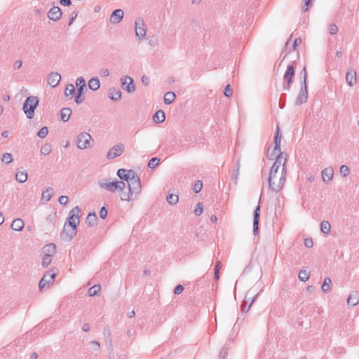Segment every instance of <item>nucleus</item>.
Wrapping results in <instances>:
<instances>
[{
  "mask_svg": "<svg viewBox=\"0 0 359 359\" xmlns=\"http://www.w3.org/2000/svg\"><path fill=\"white\" fill-rule=\"evenodd\" d=\"M52 151V147L49 144H44L41 149V154L43 155H48Z\"/></svg>",
  "mask_w": 359,
  "mask_h": 359,
  "instance_id": "7c9ffc66",
  "label": "nucleus"
},
{
  "mask_svg": "<svg viewBox=\"0 0 359 359\" xmlns=\"http://www.w3.org/2000/svg\"><path fill=\"white\" fill-rule=\"evenodd\" d=\"M349 169L346 165H341L340 168V172L342 175L346 176L348 174Z\"/></svg>",
  "mask_w": 359,
  "mask_h": 359,
  "instance_id": "37998d69",
  "label": "nucleus"
},
{
  "mask_svg": "<svg viewBox=\"0 0 359 359\" xmlns=\"http://www.w3.org/2000/svg\"><path fill=\"white\" fill-rule=\"evenodd\" d=\"M210 220L212 222H215L217 221V217L215 215H212L211 217H210Z\"/></svg>",
  "mask_w": 359,
  "mask_h": 359,
  "instance_id": "0e129e2a",
  "label": "nucleus"
},
{
  "mask_svg": "<svg viewBox=\"0 0 359 359\" xmlns=\"http://www.w3.org/2000/svg\"><path fill=\"white\" fill-rule=\"evenodd\" d=\"M117 175L120 179L127 182L128 190L125 191L126 183L123 181L107 182L102 184L105 189L111 191H119L122 201H130L133 196L138 195L141 191V184L138 176L132 170L119 169Z\"/></svg>",
  "mask_w": 359,
  "mask_h": 359,
  "instance_id": "f257e3e1",
  "label": "nucleus"
},
{
  "mask_svg": "<svg viewBox=\"0 0 359 359\" xmlns=\"http://www.w3.org/2000/svg\"><path fill=\"white\" fill-rule=\"evenodd\" d=\"M42 265L47 267L52 262V258L56 253V246L53 243L45 245L42 249Z\"/></svg>",
  "mask_w": 359,
  "mask_h": 359,
  "instance_id": "20e7f679",
  "label": "nucleus"
},
{
  "mask_svg": "<svg viewBox=\"0 0 359 359\" xmlns=\"http://www.w3.org/2000/svg\"><path fill=\"white\" fill-rule=\"evenodd\" d=\"M100 83L98 79L93 78L88 82L89 88L93 90H96L100 88Z\"/></svg>",
  "mask_w": 359,
  "mask_h": 359,
  "instance_id": "393cba45",
  "label": "nucleus"
},
{
  "mask_svg": "<svg viewBox=\"0 0 359 359\" xmlns=\"http://www.w3.org/2000/svg\"><path fill=\"white\" fill-rule=\"evenodd\" d=\"M81 94H82V91H79V90H78V93H77V95H76V98H75V101H76V103H78V104H79V103H80V102H81V101L80 100V97H81Z\"/></svg>",
  "mask_w": 359,
  "mask_h": 359,
  "instance_id": "603ef678",
  "label": "nucleus"
},
{
  "mask_svg": "<svg viewBox=\"0 0 359 359\" xmlns=\"http://www.w3.org/2000/svg\"><path fill=\"white\" fill-rule=\"evenodd\" d=\"M39 100L36 97H29L23 106V109L29 118H32L34 116V109L38 105Z\"/></svg>",
  "mask_w": 359,
  "mask_h": 359,
  "instance_id": "39448f33",
  "label": "nucleus"
},
{
  "mask_svg": "<svg viewBox=\"0 0 359 359\" xmlns=\"http://www.w3.org/2000/svg\"><path fill=\"white\" fill-rule=\"evenodd\" d=\"M135 32L138 37H144L146 35V27L143 20L138 19L135 21Z\"/></svg>",
  "mask_w": 359,
  "mask_h": 359,
  "instance_id": "f8f14e48",
  "label": "nucleus"
},
{
  "mask_svg": "<svg viewBox=\"0 0 359 359\" xmlns=\"http://www.w3.org/2000/svg\"><path fill=\"white\" fill-rule=\"evenodd\" d=\"M321 231L324 233H329L330 231V224L328 222H323L320 224Z\"/></svg>",
  "mask_w": 359,
  "mask_h": 359,
  "instance_id": "c756f323",
  "label": "nucleus"
},
{
  "mask_svg": "<svg viewBox=\"0 0 359 359\" xmlns=\"http://www.w3.org/2000/svg\"><path fill=\"white\" fill-rule=\"evenodd\" d=\"M62 12L58 6H54L48 12V18L53 20H57L60 18Z\"/></svg>",
  "mask_w": 359,
  "mask_h": 359,
  "instance_id": "ddd939ff",
  "label": "nucleus"
},
{
  "mask_svg": "<svg viewBox=\"0 0 359 359\" xmlns=\"http://www.w3.org/2000/svg\"><path fill=\"white\" fill-rule=\"evenodd\" d=\"M15 179L19 182H25L27 180V174L25 170H18L15 175Z\"/></svg>",
  "mask_w": 359,
  "mask_h": 359,
  "instance_id": "4be33fe9",
  "label": "nucleus"
},
{
  "mask_svg": "<svg viewBox=\"0 0 359 359\" xmlns=\"http://www.w3.org/2000/svg\"><path fill=\"white\" fill-rule=\"evenodd\" d=\"M53 193V190L52 188H48L46 189L43 193H42V199L48 201Z\"/></svg>",
  "mask_w": 359,
  "mask_h": 359,
  "instance_id": "a878e982",
  "label": "nucleus"
},
{
  "mask_svg": "<svg viewBox=\"0 0 359 359\" xmlns=\"http://www.w3.org/2000/svg\"><path fill=\"white\" fill-rule=\"evenodd\" d=\"M306 68H304V71H303V83H304V86H306Z\"/></svg>",
  "mask_w": 359,
  "mask_h": 359,
  "instance_id": "13d9d810",
  "label": "nucleus"
},
{
  "mask_svg": "<svg viewBox=\"0 0 359 359\" xmlns=\"http://www.w3.org/2000/svg\"><path fill=\"white\" fill-rule=\"evenodd\" d=\"M31 358L32 359H36L37 358V354L35 353L32 354Z\"/></svg>",
  "mask_w": 359,
  "mask_h": 359,
  "instance_id": "774afa93",
  "label": "nucleus"
},
{
  "mask_svg": "<svg viewBox=\"0 0 359 359\" xmlns=\"http://www.w3.org/2000/svg\"><path fill=\"white\" fill-rule=\"evenodd\" d=\"M60 4L63 6H69L71 4L70 0H60Z\"/></svg>",
  "mask_w": 359,
  "mask_h": 359,
  "instance_id": "5fc2aeb1",
  "label": "nucleus"
},
{
  "mask_svg": "<svg viewBox=\"0 0 359 359\" xmlns=\"http://www.w3.org/2000/svg\"><path fill=\"white\" fill-rule=\"evenodd\" d=\"M184 290V287L182 286V285H177L175 288V294H180Z\"/></svg>",
  "mask_w": 359,
  "mask_h": 359,
  "instance_id": "8fccbe9b",
  "label": "nucleus"
},
{
  "mask_svg": "<svg viewBox=\"0 0 359 359\" xmlns=\"http://www.w3.org/2000/svg\"><path fill=\"white\" fill-rule=\"evenodd\" d=\"M61 76L57 73H51L48 78V83L52 87H55L60 81Z\"/></svg>",
  "mask_w": 359,
  "mask_h": 359,
  "instance_id": "4468645a",
  "label": "nucleus"
},
{
  "mask_svg": "<svg viewBox=\"0 0 359 359\" xmlns=\"http://www.w3.org/2000/svg\"><path fill=\"white\" fill-rule=\"evenodd\" d=\"M167 201L171 205L176 204L178 201V196L176 194H170L167 197Z\"/></svg>",
  "mask_w": 359,
  "mask_h": 359,
  "instance_id": "72a5a7b5",
  "label": "nucleus"
},
{
  "mask_svg": "<svg viewBox=\"0 0 359 359\" xmlns=\"http://www.w3.org/2000/svg\"><path fill=\"white\" fill-rule=\"evenodd\" d=\"M90 329V327H89V325L88 324H84L83 325V330L85 331V332H87Z\"/></svg>",
  "mask_w": 359,
  "mask_h": 359,
  "instance_id": "680f3d73",
  "label": "nucleus"
},
{
  "mask_svg": "<svg viewBox=\"0 0 359 359\" xmlns=\"http://www.w3.org/2000/svg\"><path fill=\"white\" fill-rule=\"evenodd\" d=\"M323 179L325 182H329L332 179L333 170L331 168H325L322 172Z\"/></svg>",
  "mask_w": 359,
  "mask_h": 359,
  "instance_id": "6ab92c4d",
  "label": "nucleus"
},
{
  "mask_svg": "<svg viewBox=\"0 0 359 359\" xmlns=\"http://www.w3.org/2000/svg\"><path fill=\"white\" fill-rule=\"evenodd\" d=\"M346 80L350 86H352L356 82V73L354 71L347 72Z\"/></svg>",
  "mask_w": 359,
  "mask_h": 359,
  "instance_id": "f3484780",
  "label": "nucleus"
},
{
  "mask_svg": "<svg viewBox=\"0 0 359 359\" xmlns=\"http://www.w3.org/2000/svg\"><path fill=\"white\" fill-rule=\"evenodd\" d=\"M23 227L24 222L21 219H15L11 224V228L15 231H21Z\"/></svg>",
  "mask_w": 359,
  "mask_h": 359,
  "instance_id": "aec40b11",
  "label": "nucleus"
},
{
  "mask_svg": "<svg viewBox=\"0 0 359 359\" xmlns=\"http://www.w3.org/2000/svg\"><path fill=\"white\" fill-rule=\"evenodd\" d=\"M258 225H259V221H253V231L255 233L257 232L258 229Z\"/></svg>",
  "mask_w": 359,
  "mask_h": 359,
  "instance_id": "3c124183",
  "label": "nucleus"
},
{
  "mask_svg": "<svg viewBox=\"0 0 359 359\" xmlns=\"http://www.w3.org/2000/svg\"><path fill=\"white\" fill-rule=\"evenodd\" d=\"M91 136L87 133H82L78 136L77 145L80 149H86L90 147Z\"/></svg>",
  "mask_w": 359,
  "mask_h": 359,
  "instance_id": "6e6552de",
  "label": "nucleus"
},
{
  "mask_svg": "<svg viewBox=\"0 0 359 359\" xmlns=\"http://www.w3.org/2000/svg\"><path fill=\"white\" fill-rule=\"evenodd\" d=\"M302 43L301 39H296L294 42V46L296 47Z\"/></svg>",
  "mask_w": 359,
  "mask_h": 359,
  "instance_id": "052dcab7",
  "label": "nucleus"
},
{
  "mask_svg": "<svg viewBox=\"0 0 359 359\" xmlns=\"http://www.w3.org/2000/svg\"><path fill=\"white\" fill-rule=\"evenodd\" d=\"M100 290L101 286L100 285H95L88 290V294L90 296L93 297L96 295Z\"/></svg>",
  "mask_w": 359,
  "mask_h": 359,
  "instance_id": "cd10ccee",
  "label": "nucleus"
},
{
  "mask_svg": "<svg viewBox=\"0 0 359 359\" xmlns=\"http://www.w3.org/2000/svg\"><path fill=\"white\" fill-rule=\"evenodd\" d=\"M109 97L113 100H117L121 98V92L118 88H110L109 91Z\"/></svg>",
  "mask_w": 359,
  "mask_h": 359,
  "instance_id": "dca6fc26",
  "label": "nucleus"
},
{
  "mask_svg": "<svg viewBox=\"0 0 359 359\" xmlns=\"http://www.w3.org/2000/svg\"><path fill=\"white\" fill-rule=\"evenodd\" d=\"M100 216L102 219H105L107 216V210L102 207L100 211Z\"/></svg>",
  "mask_w": 359,
  "mask_h": 359,
  "instance_id": "a18cd8bd",
  "label": "nucleus"
},
{
  "mask_svg": "<svg viewBox=\"0 0 359 359\" xmlns=\"http://www.w3.org/2000/svg\"><path fill=\"white\" fill-rule=\"evenodd\" d=\"M286 156L279 154L271 169L269 184L270 189L275 192L280 191L284 187L286 178Z\"/></svg>",
  "mask_w": 359,
  "mask_h": 359,
  "instance_id": "f03ea898",
  "label": "nucleus"
},
{
  "mask_svg": "<svg viewBox=\"0 0 359 359\" xmlns=\"http://www.w3.org/2000/svg\"><path fill=\"white\" fill-rule=\"evenodd\" d=\"M359 302V294L358 292H354L349 295L347 299V303L349 305L355 306L358 304Z\"/></svg>",
  "mask_w": 359,
  "mask_h": 359,
  "instance_id": "a211bd4d",
  "label": "nucleus"
},
{
  "mask_svg": "<svg viewBox=\"0 0 359 359\" xmlns=\"http://www.w3.org/2000/svg\"><path fill=\"white\" fill-rule=\"evenodd\" d=\"M123 17V11L121 9H116L111 15L110 20L113 23H118Z\"/></svg>",
  "mask_w": 359,
  "mask_h": 359,
  "instance_id": "2eb2a0df",
  "label": "nucleus"
},
{
  "mask_svg": "<svg viewBox=\"0 0 359 359\" xmlns=\"http://www.w3.org/2000/svg\"><path fill=\"white\" fill-rule=\"evenodd\" d=\"M74 91H75V88H74V85L69 84L66 87L65 91V95L67 97L72 96V95L74 94Z\"/></svg>",
  "mask_w": 359,
  "mask_h": 359,
  "instance_id": "2f4dec72",
  "label": "nucleus"
},
{
  "mask_svg": "<svg viewBox=\"0 0 359 359\" xmlns=\"http://www.w3.org/2000/svg\"><path fill=\"white\" fill-rule=\"evenodd\" d=\"M158 163L159 159L157 158H153L149 161L148 165L150 168H154L158 165Z\"/></svg>",
  "mask_w": 359,
  "mask_h": 359,
  "instance_id": "4c0bfd02",
  "label": "nucleus"
},
{
  "mask_svg": "<svg viewBox=\"0 0 359 359\" xmlns=\"http://www.w3.org/2000/svg\"><path fill=\"white\" fill-rule=\"evenodd\" d=\"M282 136L280 134V128L279 126H277L276 129V134L274 138V143L275 146L272 151V152L270 154V157H275L276 158L278 156L279 154L285 155V154L280 152V143H281ZM287 156V155L285 154Z\"/></svg>",
  "mask_w": 359,
  "mask_h": 359,
  "instance_id": "0eeeda50",
  "label": "nucleus"
},
{
  "mask_svg": "<svg viewBox=\"0 0 359 359\" xmlns=\"http://www.w3.org/2000/svg\"><path fill=\"white\" fill-rule=\"evenodd\" d=\"M307 98H308L307 92L305 90V91L302 92L299 95V97L297 98V102L299 104H302V103L305 102L307 100Z\"/></svg>",
  "mask_w": 359,
  "mask_h": 359,
  "instance_id": "f704fd0d",
  "label": "nucleus"
},
{
  "mask_svg": "<svg viewBox=\"0 0 359 359\" xmlns=\"http://www.w3.org/2000/svg\"><path fill=\"white\" fill-rule=\"evenodd\" d=\"M68 201H69V198L67 196H61L60 198H59V202L60 204L62 205H65L68 203Z\"/></svg>",
  "mask_w": 359,
  "mask_h": 359,
  "instance_id": "49530a36",
  "label": "nucleus"
},
{
  "mask_svg": "<svg viewBox=\"0 0 359 359\" xmlns=\"http://www.w3.org/2000/svg\"><path fill=\"white\" fill-rule=\"evenodd\" d=\"M259 206H257L255 211V215H254V221H259Z\"/></svg>",
  "mask_w": 359,
  "mask_h": 359,
  "instance_id": "de8ad7c7",
  "label": "nucleus"
},
{
  "mask_svg": "<svg viewBox=\"0 0 359 359\" xmlns=\"http://www.w3.org/2000/svg\"><path fill=\"white\" fill-rule=\"evenodd\" d=\"M175 97L176 95L173 92H168L164 95V102L170 104L175 100Z\"/></svg>",
  "mask_w": 359,
  "mask_h": 359,
  "instance_id": "b1692460",
  "label": "nucleus"
},
{
  "mask_svg": "<svg viewBox=\"0 0 359 359\" xmlns=\"http://www.w3.org/2000/svg\"><path fill=\"white\" fill-rule=\"evenodd\" d=\"M96 221H97V216H96L95 213H89L87 217V220H86L87 223L90 226H93L96 223Z\"/></svg>",
  "mask_w": 359,
  "mask_h": 359,
  "instance_id": "c85d7f7f",
  "label": "nucleus"
},
{
  "mask_svg": "<svg viewBox=\"0 0 359 359\" xmlns=\"http://www.w3.org/2000/svg\"><path fill=\"white\" fill-rule=\"evenodd\" d=\"M294 76V68L292 65H289L284 74L283 80L286 83L284 86L285 89H289L292 81V79Z\"/></svg>",
  "mask_w": 359,
  "mask_h": 359,
  "instance_id": "1a4fd4ad",
  "label": "nucleus"
},
{
  "mask_svg": "<svg viewBox=\"0 0 359 359\" xmlns=\"http://www.w3.org/2000/svg\"><path fill=\"white\" fill-rule=\"evenodd\" d=\"M232 94H233L232 89L231 88L230 85H227L224 90V95L226 97H230L232 96Z\"/></svg>",
  "mask_w": 359,
  "mask_h": 359,
  "instance_id": "c03bdc74",
  "label": "nucleus"
},
{
  "mask_svg": "<svg viewBox=\"0 0 359 359\" xmlns=\"http://www.w3.org/2000/svg\"><path fill=\"white\" fill-rule=\"evenodd\" d=\"M122 88L128 93H133L135 90L133 80L130 76H124L121 79Z\"/></svg>",
  "mask_w": 359,
  "mask_h": 359,
  "instance_id": "9b49d317",
  "label": "nucleus"
},
{
  "mask_svg": "<svg viewBox=\"0 0 359 359\" xmlns=\"http://www.w3.org/2000/svg\"><path fill=\"white\" fill-rule=\"evenodd\" d=\"M219 262H218L217 263L216 267H215V276L216 278H218V273H219Z\"/></svg>",
  "mask_w": 359,
  "mask_h": 359,
  "instance_id": "4d7b16f0",
  "label": "nucleus"
},
{
  "mask_svg": "<svg viewBox=\"0 0 359 359\" xmlns=\"http://www.w3.org/2000/svg\"><path fill=\"white\" fill-rule=\"evenodd\" d=\"M80 209L79 207L73 208L67 219V222L64 226V233L66 237L72 239L76 233V226L80 222Z\"/></svg>",
  "mask_w": 359,
  "mask_h": 359,
  "instance_id": "7ed1b4c3",
  "label": "nucleus"
},
{
  "mask_svg": "<svg viewBox=\"0 0 359 359\" xmlns=\"http://www.w3.org/2000/svg\"><path fill=\"white\" fill-rule=\"evenodd\" d=\"M4 221V217L1 213H0V224H1Z\"/></svg>",
  "mask_w": 359,
  "mask_h": 359,
  "instance_id": "69168bd1",
  "label": "nucleus"
},
{
  "mask_svg": "<svg viewBox=\"0 0 359 359\" xmlns=\"http://www.w3.org/2000/svg\"><path fill=\"white\" fill-rule=\"evenodd\" d=\"M57 272V269H53L49 272L46 273L39 282V289L41 290L46 286L48 287L52 285L55 281Z\"/></svg>",
  "mask_w": 359,
  "mask_h": 359,
  "instance_id": "423d86ee",
  "label": "nucleus"
},
{
  "mask_svg": "<svg viewBox=\"0 0 359 359\" xmlns=\"http://www.w3.org/2000/svg\"><path fill=\"white\" fill-rule=\"evenodd\" d=\"M76 86L79 87V91H82L83 87L86 86L85 80L83 78H79L76 81Z\"/></svg>",
  "mask_w": 359,
  "mask_h": 359,
  "instance_id": "e433bc0d",
  "label": "nucleus"
},
{
  "mask_svg": "<svg viewBox=\"0 0 359 359\" xmlns=\"http://www.w3.org/2000/svg\"><path fill=\"white\" fill-rule=\"evenodd\" d=\"M22 66V62L20 60H18L14 63V67L16 68H20Z\"/></svg>",
  "mask_w": 359,
  "mask_h": 359,
  "instance_id": "bf43d9fd",
  "label": "nucleus"
},
{
  "mask_svg": "<svg viewBox=\"0 0 359 359\" xmlns=\"http://www.w3.org/2000/svg\"><path fill=\"white\" fill-rule=\"evenodd\" d=\"M48 128L47 127H43L39 132H38V134L37 135L41 137V138H43L45 137L47 135H48Z\"/></svg>",
  "mask_w": 359,
  "mask_h": 359,
  "instance_id": "ea45409f",
  "label": "nucleus"
},
{
  "mask_svg": "<svg viewBox=\"0 0 359 359\" xmlns=\"http://www.w3.org/2000/svg\"><path fill=\"white\" fill-rule=\"evenodd\" d=\"M72 111L69 108H64L61 110L60 118L63 121H67L71 116Z\"/></svg>",
  "mask_w": 359,
  "mask_h": 359,
  "instance_id": "5701e85b",
  "label": "nucleus"
},
{
  "mask_svg": "<svg viewBox=\"0 0 359 359\" xmlns=\"http://www.w3.org/2000/svg\"><path fill=\"white\" fill-rule=\"evenodd\" d=\"M202 187H203V184H202V182L200 181V180H198L194 185V187H193V190L196 192V193H198L199 192L201 189H202Z\"/></svg>",
  "mask_w": 359,
  "mask_h": 359,
  "instance_id": "a19ab883",
  "label": "nucleus"
},
{
  "mask_svg": "<svg viewBox=\"0 0 359 359\" xmlns=\"http://www.w3.org/2000/svg\"><path fill=\"white\" fill-rule=\"evenodd\" d=\"M203 212V203H198L194 210V212L196 215H201Z\"/></svg>",
  "mask_w": 359,
  "mask_h": 359,
  "instance_id": "58836bf2",
  "label": "nucleus"
},
{
  "mask_svg": "<svg viewBox=\"0 0 359 359\" xmlns=\"http://www.w3.org/2000/svg\"><path fill=\"white\" fill-rule=\"evenodd\" d=\"M142 82L144 83L145 84H148L149 83V79L146 76H142Z\"/></svg>",
  "mask_w": 359,
  "mask_h": 359,
  "instance_id": "e2e57ef3",
  "label": "nucleus"
},
{
  "mask_svg": "<svg viewBox=\"0 0 359 359\" xmlns=\"http://www.w3.org/2000/svg\"><path fill=\"white\" fill-rule=\"evenodd\" d=\"M309 272L306 270H302L299 273V278L302 281H306L309 278Z\"/></svg>",
  "mask_w": 359,
  "mask_h": 359,
  "instance_id": "473e14b6",
  "label": "nucleus"
},
{
  "mask_svg": "<svg viewBox=\"0 0 359 359\" xmlns=\"http://www.w3.org/2000/svg\"><path fill=\"white\" fill-rule=\"evenodd\" d=\"M100 74L103 76H107L109 74V70L107 69H103L101 70Z\"/></svg>",
  "mask_w": 359,
  "mask_h": 359,
  "instance_id": "864d4df0",
  "label": "nucleus"
},
{
  "mask_svg": "<svg viewBox=\"0 0 359 359\" xmlns=\"http://www.w3.org/2000/svg\"><path fill=\"white\" fill-rule=\"evenodd\" d=\"M13 161V158L11 154H4L2 156V161L6 163H9Z\"/></svg>",
  "mask_w": 359,
  "mask_h": 359,
  "instance_id": "79ce46f5",
  "label": "nucleus"
},
{
  "mask_svg": "<svg viewBox=\"0 0 359 359\" xmlns=\"http://www.w3.org/2000/svg\"><path fill=\"white\" fill-rule=\"evenodd\" d=\"M124 150V147L123 144H119L114 146L111 148L107 153V158L109 159L115 158L119 156H121Z\"/></svg>",
  "mask_w": 359,
  "mask_h": 359,
  "instance_id": "9d476101",
  "label": "nucleus"
},
{
  "mask_svg": "<svg viewBox=\"0 0 359 359\" xmlns=\"http://www.w3.org/2000/svg\"><path fill=\"white\" fill-rule=\"evenodd\" d=\"M328 32L330 34H336L338 32V27L335 24H331L327 27Z\"/></svg>",
  "mask_w": 359,
  "mask_h": 359,
  "instance_id": "c9c22d12",
  "label": "nucleus"
},
{
  "mask_svg": "<svg viewBox=\"0 0 359 359\" xmlns=\"http://www.w3.org/2000/svg\"><path fill=\"white\" fill-rule=\"evenodd\" d=\"M304 244L307 248H311L313 246V241L311 238H306L304 241Z\"/></svg>",
  "mask_w": 359,
  "mask_h": 359,
  "instance_id": "09e8293b",
  "label": "nucleus"
},
{
  "mask_svg": "<svg viewBox=\"0 0 359 359\" xmlns=\"http://www.w3.org/2000/svg\"><path fill=\"white\" fill-rule=\"evenodd\" d=\"M2 136L4 137H7L8 136V131H4L2 133Z\"/></svg>",
  "mask_w": 359,
  "mask_h": 359,
  "instance_id": "338daca9",
  "label": "nucleus"
},
{
  "mask_svg": "<svg viewBox=\"0 0 359 359\" xmlns=\"http://www.w3.org/2000/svg\"><path fill=\"white\" fill-rule=\"evenodd\" d=\"M331 283H332V281H331L330 278H326L324 280L323 284L322 285V290H323V292H328L330 290Z\"/></svg>",
  "mask_w": 359,
  "mask_h": 359,
  "instance_id": "bb28decb",
  "label": "nucleus"
},
{
  "mask_svg": "<svg viewBox=\"0 0 359 359\" xmlns=\"http://www.w3.org/2000/svg\"><path fill=\"white\" fill-rule=\"evenodd\" d=\"M310 1H311V0H306V1H305V4H304V6L302 7V9H303L304 11H306L309 9V4H310Z\"/></svg>",
  "mask_w": 359,
  "mask_h": 359,
  "instance_id": "6e6d98bb",
  "label": "nucleus"
},
{
  "mask_svg": "<svg viewBox=\"0 0 359 359\" xmlns=\"http://www.w3.org/2000/svg\"><path fill=\"white\" fill-rule=\"evenodd\" d=\"M165 113L162 110L157 111L153 116V119L156 123H162L165 121Z\"/></svg>",
  "mask_w": 359,
  "mask_h": 359,
  "instance_id": "412c9836",
  "label": "nucleus"
}]
</instances>
